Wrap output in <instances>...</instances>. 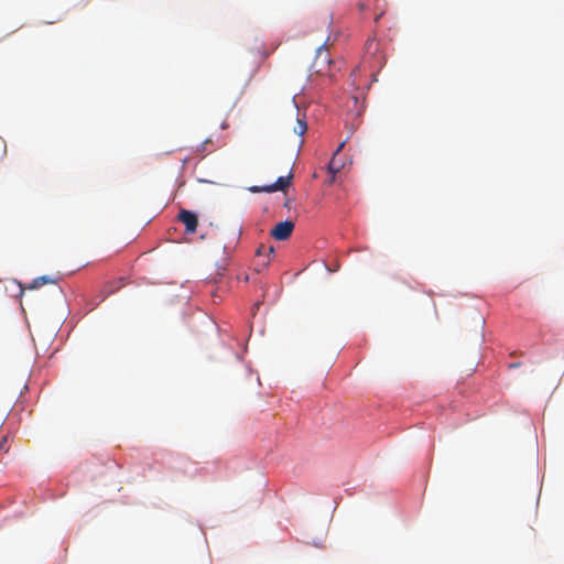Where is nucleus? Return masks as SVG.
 Segmentation results:
<instances>
[{"mask_svg":"<svg viewBox=\"0 0 564 564\" xmlns=\"http://www.w3.org/2000/svg\"><path fill=\"white\" fill-rule=\"evenodd\" d=\"M332 64L333 61L330 59L326 45H321L316 51V56L312 64V68L319 75H327L329 74Z\"/></svg>","mask_w":564,"mask_h":564,"instance_id":"f257e3e1","label":"nucleus"},{"mask_svg":"<svg viewBox=\"0 0 564 564\" xmlns=\"http://www.w3.org/2000/svg\"><path fill=\"white\" fill-rule=\"evenodd\" d=\"M293 174L290 173L288 176H280L275 183L267 186H251L249 191L251 193H274L276 191H285L290 184Z\"/></svg>","mask_w":564,"mask_h":564,"instance_id":"f03ea898","label":"nucleus"},{"mask_svg":"<svg viewBox=\"0 0 564 564\" xmlns=\"http://www.w3.org/2000/svg\"><path fill=\"white\" fill-rule=\"evenodd\" d=\"M294 229V224L291 220H285L276 224L272 230L271 236L279 241L288 239Z\"/></svg>","mask_w":564,"mask_h":564,"instance_id":"7ed1b4c3","label":"nucleus"},{"mask_svg":"<svg viewBox=\"0 0 564 564\" xmlns=\"http://www.w3.org/2000/svg\"><path fill=\"white\" fill-rule=\"evenodd\" d=\"M177 219L185 226L186 232L194 234L196 231L198 219L195 213L187 209H182L177 216Z\"/></svg>","mask_w":564,"mask_h":564,"instance_id":"20e7f679","label":"nucleus"},{"mask_svg":"<svg viewBox=\"0 0 564 564\" xmlns=\"http://www.w3.org/2000/svg\"><path fill=\"white\" fill-rule=\"evenodd\" d=\"M58 276H50V275H42L35 278L29 285V290H35L39 289L45 284H55L58 282Z\"/></svg>","mask_w":564,"mask_h":564,"instance_id":"39448f33","label":"nucleus"},{"mask_svg":"<svg viewBox=\"0 0 564 564\" xmlns=\"http://www.w3.org/2000/svg\"><path fill=\"white\" fill-rule=\"evenodd\" d=\"M344 163L337 159V156H333L327 165V170L329 174L336 175L343 167Z\"/></svg>","mask_w":564,"mask_h":564,"instance_id":"423d86ee","label":"nucleus"},{"mask_svg":"<svg viewBox=\"0 0 564 564\" xmlns=\"http://www.w3.org/2000/svg\"><path fill=\"white\" fill-rule=\"evenodd\" d=\"M307 130L306 121L303 119H297L296 124L293 128L295 134L302 137Z\"/></svg>","mask_w":564,"mask_h":564,"instance_id":"0eeeda50","label":"nucleus"},{"mask_svg":"<svg viewBox=\"0 0 564 564\" xmlns=\"http://www.w3.org/2000/svg\"><path fill=\"white\" fill-rule=\"evenodd\" d=\"M274 252V248L272 246H264V245H261L258 249H257V256L258 257H261V256H264V254H271Z\"/></svg>","mask_w":564,"mask_h":564,"instance_id":"6e6552de","label":"nucleus"},{"mask_svg":"<svg viewBox=\"0 0 564 564\" xmlns=\"http://www.w3.org/2000/svg\"><path fill=\"white\" fill-rule=\"evenodd\" d=\"M345 143H346V142L344 141V142H341V143L338 145V148L336 149V151H335V153H334V155H333V156H337V155L343 151V149H344V147H345Z\"/></svg>","mask_w":564,"mask_h":564,"instance_id":"1a4fd4ad","label":"nucleus"},{"mask_svg":"<svg viewBox=\"0 0 564 564\" xmlns=\"http://www.w3.org/2000/svg\"><path fill=\"white\" fill-rule=\"evenodd\" d=\"M335 176H336V175L330 174V177L327 180V182H326V183H327L328 185H332V184L335 182Z\"/></svg>","mask_w":564,"mask_h":564,"instance_id":"9d476101","label":"nucleus"},{"mask_svg":"<svg viewBox=\"0 0 564 564\" xmlns=\"http://www.w3.org/2000/svg\"><path fill=\"white\" fill-rule=\"evenodd\" d=\"M519 364H511L510 367H518Z\"/></svg>","mask_w":564,"mask_h":564,"instance_id":"9b49d317","label":"nucleus"},{"mask_svg":"<svg viewBox=\"0 0 564 564\" xmlns=\"http://www.w3.org/2000/svg\"><path fill=\"white\" fill-rule=\"evenodd\" d=\"M365 9V6L362 3H360V10H364Z\"/></svg>","mask_w":564,"mask_h":564,"instance_id":"f8f14e48","label":"nucleus"}]
</instances>
